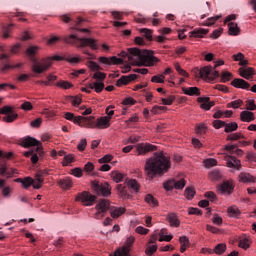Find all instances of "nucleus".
<instances>
[{
    "instance_id": "obj_34",
    "label": "nucleus",
    "mask_w": 256,
    "mask_h": 256,
    "mask_svg": "<svg viewBox=\"0 0 256 256\" xmlns=\"http://www.w3.org/2000/svg\"><path fill=\"white\" fill-rule=\"evenodd\" d=\"M213 251L216 255H223V253H225V251H227V245L225 243H220L215 246Z\"/></svg>"
},
{
    "instance_id": "obj_47",
    "label": "nucleus",
    "mask_w": 256,
    "mask_h": 256,
    "mask_svg": "<svg viewBox=\"0 0 256 256\" xmlns=\"http://www.w3.org/2000/svg\"><path fill=\"white\" fill-rule=\"evenodd\" d=\"M56 87H61V89H71V87H73V84L68 81H60L56 83Z\"/></svg>"
},
{
    "instance_id": "obj_6",
    "label": "nucleus",
    "mask_w": 256,
    "mask_h": 256,
    "mask_svg": "<svg viewBox=\"0 0 256 256\" xmlns=\"http://www.w3.org/2000/svg\"><path fill=\"white\" fill-rule=\"evenodd\" d=\"M215 65L213 66H205L200 69L199 75L201 79H204V81H207L208 83H211V81H215L217 77H219V71L215 70L217 67H221V65H225V62L223 60H219L217 62H214Z\"/></svg>"
},
{
    "instance_id": "obj_27",
    "label": "nucleus",
    "mask_w": 256,
    "mask_h": 256,
    "mask_svg": "<svg viewBox=\"0 0 256 256\" xmlns=\"http://www.w3.org/2000/svg\"><path fill=\"white\" fill-rule=\"evenodd\" d=\"M233 189H235V186H233V183H231L229 181H224L220 185L221 193H227L228 195H231V193H233Z\"/></svg>"
},
{
    "instance_id": "obj_63",
    "label": "nucleus",
    "mask_w": 256,
    "mask_h": 256,
    "mask_svg": "<svg viewBox=\"0 0 256 256\" xmlns=\"http://www.w3.org/2000/svg\"><path fill=\"white\" fill-rule=\"evenodd\" d=\"M246 109H247V111H255V109H256L255 101L247 100L246 101Z\"/></svg>"
},
{
    "instance_id": "obj_23",
    "label": "nucleus",
    "mask_w": 256,
    "mask_h": 256,
    "mask_svg": "<svg viewBox=\"0 0 256 256\" xmlns=\"http://www.w3.org/2000/svg\"><path fill=\"white\" fill-rule=\"evenodd\" d=\"M79 117H83V116H77L75 117V114L71 113V112H66L65 113V119H67V121H73V123H75L76 125H79L80 127H85L86 122L83 119H80V121L76 122V119H79Z\"/></svg>"
},
{
    "instance_id": "obj_30",
    "label": "nucleus",
    "mask_w": 256,
    "mask_h": 256,
    "mask_svg": "<svg viewBox=\"0 0 256 256\" xmlns=\"http://www.w3.org/2000/svg\"><path fill=\"white\" fill-rule=\"evenodd\" d=\"M228 33L229 35L237 36L241 33V29L237 25V23L229 22L228 23Z\"/></svg>"
},
{
    "instance_id": "obj_62",
    "label": "nucleus",
    "mask_w": 256,
    "mask_h": 256,
    "mask_svg": "<svg viewBox=\"0 0 256 256\" xmlns=\"http://www.w3.org/2000/svg\"><path fill=\"white\" fill-rule=\"evenodd\" d=\"M188 214L189 215H203V211H201V209H199V208L190 207V208H188Z\"/></svg>"
},
{
    "instance_id": "obj_59",
    "label": "nucleus",
    "mask_w": 256,
    "mask_h": 256,
    "mask_svg": "<svg viewBox=\"0 0 256 256\" xmlns=\"http://www.w3.org/2000/svg\"><path fill=\"white\" fill-rule=\"evenodd\" d=\"M107 77L106 73L97 71L93 75V79H97L98 81H105V78Z\"/></svg>"
},
{
    "instance_id": "obj_15",
    "label": "nucleus",
    "mask_w": 256,
    "mask_h": 256,
    "mask_svg": "<svg viewBox=\"0 0 256 256\" xmlns=\"http://www.w3.org/2000/svg\"><path fill=\"white\" fill-rule=\"evenodd\" d=\"M98 61L103 65H121V63H123V59L117 58V56H112V57L101 56L98 59Z\"/></svg>"
},
{
    "instance_id": "obj_50",
    "label": "nucleus",
    "mask_w": 256,
    "mask_h": 256,
    "mask_svg": "<svg viewBox=\"0 0 256 256\" xmlns=\"http://www.w3.org/2000/svg\"><path fill=\"white\" fill-rule=\"evenodd\" d=\"M127 186L130 188V189H133V191H136V193L139 191V184L137 183V180H129L127 182Z\"/></svg>"
},
{
    "instance_id": "obj_10",
    "label": "nucleus",
    "mask_w": 256,
    "mask_h": 256,
    "mask_svg": "<svg viewBox=\"0 0 256 256\" xmlns=\"http://www.w3.org/2000/svg\"><path fill=\"white\" fill-rule=\"evenodd\" d=\"M3 101L2 98H0V103ZM0 115H5L2 118V121H4L5 123H13V121H15L18 117L19 114L15 113V111H13V107L11 106H4L0 109Z\"/></svg>"
},
{
    "instance_id": "obj_3",
    "label": "nucleus",
    "mask_w": 256,
    "mask_h": 256,
    "mask_svg": "<svg viewBox=\"0 0 256 256\" xmlns=\"http://www.w3.org/2000/svg\"><path fill=\"white\" fill-rule=\"evenodd\" d=\"M37 51H39L38 46H30L26 50V54L30 58V61L33 62L32 65V71L34 73H45V71H48V69L53 65V61H63L65 58L55 55L54 57H47V58H42L40 61L35 58V55H37Z\"/></svg>"
},
{
    "instance_id": "obj_35",
    "label": "nucleus",
    "mask_w": 256,
    "mask_h": 256,
    "mask_svg": "<svg viewBox=\"0 0 256 256\" xmlns=\"http://www.w3.org/2000/svg\"><path fill=\"white\" fill-rule=\"evenodd\" d=\"M111 177H112L113 181H115V183H121V181H123V178L125 177V175L119 171H112Z\"/></svg>"
},
{
    "instance_id": "obj_38",
    "label": "nucleus",
    "mask_w": 256,
    "mask_h": 256,
    "mask_svg": "<svg viewBox=\"0 0 256 256\" xmlns=\"http://www.w3.org/2000/svg\"><path fill=\"white\" fill-rule=\"evenodd\" d=\"M145 201L152 207H157L159 205V202L157 201V199H155V197H153V195L151 194L146 195Z\"/></svg>"
},
{
    "instance_id": "obj_11",
    "label": "nucleus",
    "mask_w": 256,
    "mask_h": 256,
    "mask_svg": "<svg viewBox=\"0 0 256 256\" xmlns=\"http://www.w3.org/2000/svg\"><path fill=\"white\" fill-rule=\"evenodd\" d=\"M76 201H81L85 207H91V205H95L97 197L89 192H82L78 194Z\"/></svg>"
},
{
    "instance_id": "obj_49",
    "label": "nucleus",
    "mask_w": 256,
    "mask_h": 256,
    "mask_svg": "<svg viewBox=\"0 0 256 256\" xmlns=\"http://www.w3.org/2000/svg\"><path fill=\"white\" fill-rule=\"evenodd\" d=\"M155 253H157V245L148 246L145 250L147 256H153Z\"/></svg>"
},
{
    "instance_id": "obj_39",
    "label": "nucleus",
    "mask_w": 256,
    "mask_h": 256,
    "mask_svg": "<svg viewBox=\"0 0 256 256\" xmlns=\"http://www.w3.org/2000/svg\"><path fill=\"white\" fill-rule=\"evenodd\" d=\"M140 33L144 34V37L148 41H153V30L147 29V28H142V29H140Z\"/></svg>"
},
{
    "instance_id": "obj_19",
    "label": "nucleus",
    "mask_w": 256,
    "mask_h": 256,
    "mask_svg": "<svg viewBox=\"0 0 256 256\" xmlns=\"http://www.w3.org/2000/svg\"><path fill=\"white\" fill-rule=\"evenodd\" d=\"M232 87H235L236 89H249V87H251V85L241 79V78H235L232 82H231Z\"/></svg>"
},
{
    "instance_id": "obj_18",
    "label": "nucleus",
    "mask_w": 256,
    "mask_h": 256,
    "mask_svg": "<svg viewBox=\"0 0 256 256\" xmlns=\"http://www.w3.org/2000/svg\"><path fill=\"white\" fill-rule=\"evenodd\" d=\"M239 183H255V176L251 175L248 172H241L238 176Z\"/></svg>"
},
{
    "instance_id": "obj_40",
    "label": "nucleus",
    "mask_w": 256,
    "mask_h": 256,
    "mask_svg": "<svg viewBox=\"0 0 256 256\" xmlns=\"http://www.w3.org/2000/svg\"><path fill=\"white\" fill-rule=\"evenodd\" d=\"M184 195L188 201H191L195 197V189L193 187H187L185 189Z\"/></svg>"
},
{
    "instance_id": "obj_28",
    "label": "nucleus",
    "mask_w": 256,
    "mask_h": 256,
    "mask_svg": "<svg viewBox=\"0 0 256 256\" xmlns=\"http://www.w3.org/2000/svg\"><path fill=\"white\" fill-rule=\"evenodd\" d=\"M166 220L170 223V227H179L181 225V221H179V217L175 213L168 214Z\"/></svg>"
},
{
    "instance_id": "obj_56",
    "label": "nucleus",
    "mask_w": 256,
    "mask_h": 256,
    "mask_svg": "<svg viewBox=\"0 0 256 256\" xmlns=\"http://www.w3.org/2000/svg\"><path fill=\"white\" fill-rule=\"evenodd\" d=\"M233 74L231 72H222L221 79L222 83H227V81H231Z\"/></svg>"
},
{
    "instance_id": "obj_29",
    "label": "nucleus",
    "mask_w": 256,
    "mask_h": 256,
    "mask_svg": "<svg viewBox=\"0 0 256 256\" xmlns=\"http://www.w3.org/2000/svg\"><path fill=\"white\" fill-rule=\"evenodd\" d=\"M116 189L118 191L119 196L122 199H129V197H131V195H129V192H127V186H125L123 184H118L116 186Z\"/></svg>"
},
{
    "instance_id": "obj_31",
    "label": "nucleus",
    "mask_w": 256,
    "mask_h": 256,
    "mask_svg": "<svg viewBox=\"0 0 256 256\" xmlns=\"http://www.w3.org/2000/svg\"><path fill=\"white\" fill-rule=\"evenodd\" d=\"M207 33H209V31H207L206 29L199 28L192 31L190 37L201 38L204 35H207Z\"/></svg>"
},
{
    "instance_id": "obj_48",
    "label": "nucleus",
    "mask_w": 256,
    "mask_h": 256,
    "mask_svg": "<svg viewBox=\"0 0 256 256\" xmlns=\"http://www.w3.org/2000/svg\"><path fill=\"white\" fill-rule=\"evenodd\" d=\"M219 19H221V15H217L215 17L208 18L206 20V22L204 23V25H206L207 27H211V25H215V22L219 21Z\"/></svg>"
},
{
    "instance_id": "obj_36",
    "label": "nucleus",
    "mask_w": 256,
    "mask_h": 256,
    "mask_svg": "<svg viewBox=\"0 0 256 256\" xmlns=\"http://www.w3.org/2000/svg\"><path fill=\"white\" fill-rule=\"evenodd\" d=\"M24 157H31V162L35 165L39 161V156L33 150L24 152Z\"/></svg>"
},
{
    "instance_id": "obj_55",
    "label": "nucleus",
    "mask_w": 256,
    "mask_h": 256,
    "mask_svg": "<svg viewBox=\"0 0 256 256\" xmlns=\"http://www.w3.org/2000/svg\"><path fill=\"white\" fill-rule=\"evenodd\" d=\"M162 105H173V102L175 101V96L170 95L167 98H162Z\"/></svg>"
},
{
    "instance_id": "obj_53",
    "label": "nucleus",
    "mask_w": 256,
    "mask_h": 256,
    "mask_svg": "<svg viewBox=\"0 0 256 256\" xmlns=\"http://www.w3.org/2000/svg\"><path fill=\"white\" fill-rule=\"evenodd\" d=\"M204 165L207 169H210V167H215L217 165V160L214 158H209L204 160Z\"/></svg>"
},
{
    "instance_id": "obj_44",
    "label": "nucleus",
    "mask_w": 256,
    "mask_h": 256,
    "mask_svg": "<svg viewBox=\"0 0 256 256\" xmlns=\"http://www.w3.org/2000/svg\"><path fill=\"white\" fill-rule=\"evenodd\" d=\"M241 105H243V100H234L230 103L227 104V108L228 109H239V107H241Z\"/></svg>"
},
{
    "instance_id": "obj_42",
    "label": "nucleus",
    "mask_w": 256,
    "mask_h": 256,
    "mask_svg": "<svg viewBox=\"0 0 256 256\" xmlns=\"http://www.w3.org/2000/svg\"><path fill=\"white\" fill-rule=\"evenodd\" d=\"M31 185H32V186L35 185L33 178H31V177H26V178L23 179V181H22V187H23L24 189H29V188L31 187Z\"/></svg>"
},
{
    "instance_id": "obj_46",
    "label": "nucleus",
    "mask_w": 256,
    "mask_h": 256,
    "mask_svg": "<svg viewBox=\"0 0 256 256\" xmlns=\"http://www.w3.org/2000/svg\"><path fill=\"white\" fill-rule=\"evenodd\" d=\"M245 136H243V134L241 133H233V134H229L227 139L228 141H239V139H244Z\"/></svg>"
},
{
    "instance_id": "obj_16",
    "label": "nucleus",
    "mask_w": 256,
    "mask_h": 256,
    "mask_svg": "<svg viewBox=\"0 0 256 256\" xmlns=\"http://www.w3.org/2000/svg\"><path fill=\"white\" fill-rule=\"evenodd\" d=\"M136 149L139 155H145V153H149L151 151H157V146L151 144H138L136 145Z\"/></svg>"
},
{
    "instance_id": "obj_54",
    "label": "nucleus",
    "mask_w": 256,
    "mask_h": 256,
    "mask_svg": "<svg viewBox=\"0 0 256 256\" xmlns=\"http://www.w3.org/2000/svg\"><path fill=\"white\" fill-rule=\"evenodd\" d=\"M152 83H165V75H155L151 78Z\"/></svg>"
},
{
    "instance_id": "obj_37",
    "label": "nucleus",
    "mask_w": 256,
    "mask_h": 256,
    "mask_svg": "<svg viewBox=\"0 0 256 256\" xmlns=\"http://www.w3.org/2000/svg\"><path fill=\"white\" fill-rule=\"evenodd\" d=\"M68 101H71L73 107H79L83 100L79 96H68Z\"/></svg>"
},
{
    "instance_id": "obj_43",
    "label": "nucleus",
    "mask_w": 256,
    "mask_h": 256,
    "mask_svg": "<svg viewBox=\"0 0 256 256\" xmlns=\"http://www.w3.org/2000/svg\"><path fill=\"white\" fill-rule=\"evenodd\" d=\"M163 187L165 191H173V189H175V179L164 182Z\"/></svg>"
},
{
    "instance_id": "obj_52",
    "label": "nucleus",
    "mask_w": 256,
    "mask_h": 256,
    "mask_svg": "<svg viewBox=\"0 0 256 256\" xmlns=\"http://www.w3.org/2000/svg\"><path fill=\"white\" fill-rule=\"evenodd\" d=\"M197 135H205L207 133V126L205 124H199L196 126Z\"/></svg>"
},
{
    "instance_id": "obj_26",
    "label": "nucleus",
    "mask_w": 256,
    "mask_h": 256,
    "mask_svg": "<svg viewBox=\"0 0 256 256\" xmlns=\"http://www.w3.org/2000/svg\"><path fill=\"white\" fill-rule=\"evenodd\" d=\"M182 91L184 95H189L190 97H193V96L199 97L201 95V90H199L198 87H188V88L183 87Z\"/></svg>"
},
{
    "instance_id": "obj_33",
    "label": "nucleus",
    "mask_w": 256,
    "mask_h": 256,
    "mask_svg": "<svg viewBox=\"0 0 256 256\" xmlns=\"http://www.w3.org/2000/svg\"><path fill=\"white\" fill-rule=\"evenodd\" d=\"M239 129V125L237 122H231L225 124V133H233V131H237Z\"/></svg>"
},
{
    "instance_id": "obj_41",
    "label": "nucleus",
    "mask_w": 256,
    "mask_h": 256,
    "mask_svg": "<svg viewBox=\"0 0 256 256\" xmlns=\"http://www.w3.org/2000/svg\"><path fill=\"white\" fill-rule=\"evenodd\" d=\"M228 215L229 217H238L241 215V210L235 206H232L228 208Z\"/></svg>"
},
{
    "instance_id": "obj_20",
    "label": "nucleus",
    "mask_w": 256,
    "mask_h": 256,
    "mask_svg": "<svg viewBox=\"0 0 256 256\" xmlns=\"http://www.w3.org/2000/svg\"><path fill=\"white\" fill-rule=\"evenodd\" d=\"M240 120L243 123H251V121H255V114L251 111L244 110L240 113Z\"/></svg>"
},
{
    "instance_id": "obj_60",
    "label": "nucleus",
    "mask_w": 256,
    "mask_h": 256,
    "mask_svg": "<svg viewBox=\"0 0 256 256\" xmlns=\"http://www.w3.org/2000/svg\"><path fill=\"white\" fill-rule=\"evenodd\" d=\"M220 178L221 172L219 170H214L210 173V179H212V181H219Z\"/></svg>"
},
{
    "instance_id": "obj_24",
    "label": "nucleus",
    "mask_w": 256,
    "mask_h": 256,
    "mask_svg": "<svg viewBox=\"0 0 256 256\" xmlns=\"http://www.w3.org/2000/svg\"><path fill=\"white\" fill-rule=\"evenodd\" d=\"M0 175H2L3 177L7 176V179H11L13 175H17V169L11 168L10 170H7V166L2 165L0 167Z\"/></svg>"
},
{
    "instance_id": "obj_5",
    "label": "nucleus",
    "mask_w": 256,
    "mask_h": 256,
    "mask_svg": "<svg viewBox=\"0 0 256 256\" xmlns=\"http://www.w3.org/2000/svg\"><path fill=\"white\" fill-rule=\"evenodd\" d=\"M97 212L94 214V219H103L107 211H110L111 217L117 219L125 213V208L111 206V202L107 199H101L96 204Z\"/></svg>"
},
{
    "instance_id": "obj_64",
    "label": "nucleus",
    "mask_w": 256,
    "mask_h": 256,
    "mask_svg": "<svg viewBox=\"0 0 256 256\" xmlns=\"http://www.w3.org/2000/svg\"><path fill=\"white\" fill-rule=\"evenodd\" d=\"M226 123L223 120H214L213 121V128L214 129H221V127H225Z\"/></svg>"
},
{
    "instance_id": "obj_4",
    "label": "nucleus",
    "mask_w": 256,
    "mask_h": 256,
    "mask_svg": "<svg viewBox=\"0 0 256 256\" xmlns=\"http://www.w3.org/2000/svg\"><path fill=\"white\" fill-rule=\"evenodd\" d=\"M75 29L77 31H80V33H89V29L87 28L79 29L72 27L70 28L72 34L63 37L64 43H67L68 45H75L79 49L83 47H90V49H92L93 51H97V49H99V46L97 45V40L93 38H81L73 32L75 31Z\"/></svg>"
},
{
    "instance_id": "obj_22",
    "label": "nucleus",
    "mask_w": 256,
    "mask_h": 256,
    "mask_svg": "<svg viewBox=\"0 0 256 256\" xmlns=\"http://www.w3.org/2000/svg\"><path fill=\"white\" fill-rule=\"evenodd\" d=\"M211 99L209 97H199L198 102L201 104V109H205V111H209L211 107L215 106V102H210Z\"/></svg>"
},
{
    "instance_id": "obj_21",
    "label": "nucleus",
    "mask_w": 256,
    "mask_h": 256,
    "mask_svg": "<svg viewBox=\"0 0 256 256\" xmlns=\"http://www.w3.org/2000/svg\"><path fill=\"white\" fill-rule=\"evenodd\" d=\"M239 75L244 79H251L255 75V70L249 67H241L239 68Z\"/></svg>"
},
{
    "instance_id": "obj_45",
    "label": "nucleus",
    "mask_w": 256,
    "mask_h": 256,
    "mask_svg": "<svg viewBox=\"0 0 256 256\" xmlns=\"http://www.w3.org/2000/svg\"><path fill=\"white\" fill-rule=\"evenodd\" d=\"M11 27H13V24H10L8 26H3L2 33H3L4 39H9L11 35Z\"/></svg>"
},
{
    "instance_id": "obj_8",
    "label": "nucleus",
    "mask_w": 256,
    "mask_h": 256,
    "mask_svg": "<svg viewBox=\"0 0 256 256\" xmlns=\"http://www.w3.org/2000/svg\"><path fill=\"white\" fill-rule=\"evenodd\" d=\"M19 145L24 147V149H29V147H37L36 151L38 152L39 157H43V155H45L41 142L31 136L20 139Z\"/></svg>"
},
{
    "instance_id": "obj_7",
    "label": "nucleus",
    "mask_w": 256,
    "mask_h": 256,
    "mask_svg": "<svg viewBox=\"0 0 256 256\" xmlns=\"http://www.w3.org/2000/svg\"><path fill=\"white\" fill-rule=\"evenodd\" d=\"M81 119H83L84 122H86L85 127L87 129H107L109 127V122L111 121V118L109 117H101L97 120V122H93V119H95V117L93 116H89V117H79L75 120V122H79L81 121Z\"/></svg>"
},
{
    "instance_id": "obj_1",
    "label": "nucleus",
    "mask_w": 256,
    "mask_h": 256,
    "mask_svg": "<svg viewBox=\"0 0 256 256\" xmlns=\"http://www.w3.org/2000/svg\"><path fill=\"white\" fill-rule=\"evenodd\" d=\"M169 169H171V160L163 151L155 152L145 163V173L150 179H155L157 175H165Z\"/></svg>"
},
{
    "instance_id": "obj_9",
    "label": "nucleus",
    "mask_w": 256,
    "mask_h": 256,
    "mask_svg": "<svg viewBox=\"0 0 256 256\" xmlns=\"http://www.w3.org/2000/svg\"><path fill=\"white\" fill-rule=\"evenodd\" d=\"M91 187L97 195H102L103 197H109L111 195V186L109 183L100 184L99 181H92Z\"/></svg>"
},
{
    "instance_id": "obj_51",
    "label": "nucleus",
    "mask_w": 256,
    "mask_h": 256,
    "mask_svg": "<svg viewBox=\"0 0 256 256\" xmlns=\"http://www.w3.org/2000/svg\"><path fill=\"white\" fill-rule=\"evenodd\" d=\"M75 157L72 154H68L64 156V160L62 162L63 167H67L70 163H73Z\"/></svg>"
},
{
    "instance_id": "obj_12",
    "label": "nucleus",
    "mask_w": 256,
    "mask_h": 256,
    "mask_svg": "<svg viewBox=\"0 0 256 256\" xmlns=\"http://www.w3.org/2000/svg\"><path fill=\"white\" fill-rule=\"evenodd\" d=\"M133 243H135V237H128L125 246L118 248L113 254H110V256H131L129 247H131Z\"/></svg>"
},
{
    "instance_id": "obj_2",
    "label": "nucleus",
    "mask_w": 256,
    "mask_h": 256,
    "mask_svg": "<svg viewBox=\"0 0 256 256\" xmlns=\"http://www.w3.org/2000/svg\"><path fill=\"white\" fill-rule=\"evenodd\" d=\"M120 57L127 59L130 65H143L144 67H153L155 63H159L157 57L153 56L148 50H141L139 48H130L127 52L122 51Z\"/></svg>"
},
{
    "instance_id": "obj_25",
    "label": "nucleus",
    "mask_w": 256,
    "mask_h": 256,
    "mask_svg": "<svg viewBox=\"0 0 256 256\" xmlns=\"http://www.w3.org/2000/svg\"><path fill=\"white\" fill-rule=\"evenodd\" d=\"M58 185L61 189H64L65 191H67L71 189V187H73V181L71 180L70 177H65L58 181Z\"/></svg>"
},
{
    "instance_id": "obj_57",
    "label": "nucleus",
    "mask_w": 256,
    "mask_h": 256,
    "mask_svg": "<svg viewBox=\"0 0 256 256\" xmlns=\"http://www.w3.org/2000/svg\"><path fill=\"white\" fill-rule=\"evenodd\" d=\"M43 185V178L41 176L37 175L36 179L34 180L33 188L39 189Z\"/></svg>"
},
{
    "instance_id": "obj_17",
    "label": "nucleus",
    "mask_w": 256,
    "mask_h": 256,
    "mask_svg": "<svg viewBox=\"0 0 256 256\" xmlns=\"http://www.w3.org/2000/svg\"><path fill=\"white\" fill-rule=\"evenodd\" d=\"M137 79V74H130L127 76H121L120 79L116 82V87H123V85H129L131 81H135Z\"/></svg>"
},
{
    "instance_id": "obj_13",
    "label": "nucleus",
    "mask_w": 256,
    "mask_h": 256,
    "mask_svg": "<svg viewBox=\"0 0 256 256\" xmlns=\"http://www.w3.org/2000/svg\"><path fill=\"white\" fill-rule=\"evenodd\" d=\"M247 142L240 141L239 144L226 145L225 150L230 153V155H237L238 157H243V150L239 149L240 147H245Z\"/></svg>"
},
{
    "instance_id": "obj_32",
    "label": "nucleus",
    "mask_w": 256,
    "mask_h": 256,
    "mask_svg": "<svg viewBox=\"0 0 256 256\" xmlns=\"http://www.w3.org/2000/svg\"><path fill=\"white\" fill-rule=\"evenodd\" d=\"M239 247H241V249H244L245 251H247V249H249L251 247V240L247 237L241 238L239 241Z\"/></svg>"
},
{
    "instance_id": "obj_58",
    "label": "nucleus",
    "mask_w": 256,
    "mask_h": 256,
    "mask_svg": "<svg viewBox=\"0 0 256 256\" xmlns=\"http://www.w3.org/2000/svg\"><path fill=\"white\" fill-rule=\"evenodd\" d=\"M186 185L185 179H180V180H175V185H174V189H184Z\"/></svg>"
},
{
    "instance_id": "obj_14",
    "label": "nucleus",
    "mask_w": 256,
    "mask_h": 256,
    "mask_svg": "<svg viewBox=\"0 0 256 256\" xmlns=\"http://www.w3.org/2000/svg\"><path fill=\"white\" fill-rule=\"evenodd\" d=\"M227 167L230 169H236V171H241V160L237 159L235 156L224 155Z\"/></svg>"
},
{
    "instance_id": "obj_61",
    "label": "nucleus",
    "mask_w": 256,
    "mask_h": 256,
    "mask_svg": "<svg viewBox=\"0 0 256 256\" xmlns=\"http://www.w3.org/2000/svg\"><path fill=\"white\" fill-rule=\"evenodd\" d=\"M204 197H206V199H209V201H211L212 203H215V201H217V195L214 194V192H206L204 194Z\"/></svg>"
}]
</instances>
